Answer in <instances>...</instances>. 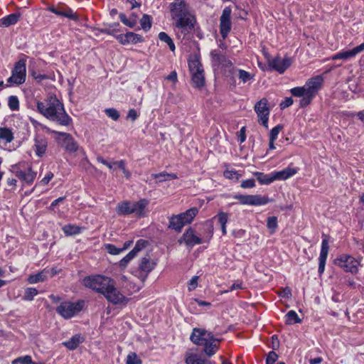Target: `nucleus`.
<instances>
[{"instance_id":"nucleus-1","label":"nucleus","mask_w":364,"mask_h":364,"mask_svg":"<svg viewBox=\"0 0 364 364\" xmlns=\"http://www.w3.org/2000/svg\"><path fill=\"white\" fill-rule=\"evenodd\" d=\"M37 110L46 118L61 126H69L72 118L66 113L63 104L55 96H48L43 102H37Z\"/></svg>"},{"instance_id":"nucleus-2","label":"nucleus","mask_w":364,"mask_h":364,"mask_svg":"<svg viewBox=\"0 0 364 364\" xmlns=\"http://www.w3.org/2000/svg\"><path fill=\"white\" fill-rule=\"evenodd\" d=\"M171 16L175 26L186 34L194 28V18L191 14L188 5L185 0H173L168 6Z\"/></svg>"},{"instance_id":"nucleus-3","label":"nucleus","mask_w":364,"mask_h":364,"mask_svg":"<svg viewBox=\"0 0 364 364\" xmlns=\"http://www.w3.org/2000/svg\"><path fill=\"white\" fill-rule=\"evenodd\" d=\"M190 339L198 346H203V352L208 357H211L217 352L219 346L215 342L221 341L220 339L215 338L212 332L199 328L193 329Z\"/></svg>"},{"instance_id":"nucleus-4","label":"nucleus","mask_w":364,"mask_h":364,"mask_svg":"<svg viewBox=\"0 0 364 364\" xmlns=\"http://www.w3.org/2000/svg\"><path fill=\"white\" fill-rule=\"evenodd\" d=\"M112 279L101 274L85 277L82 282L83 286L99 294H103Z\"/></svg>"},{"instance_id":"nucleus-5","label":"nucleus","mask_w":364,"mask_h":364,"mask_svg":"<svg viewBox=\"0 0 364 364\" xmlns=\"http://www.w3.org/2000/svg\"><path fill=\"white\" fill-rule=\"evenodd\" d=\"M323 82V78L321 75H316L309 79L304 85L306 88V98L301 99L300 106L305 107L308 106L313 98L315 97L318 91L321 89Z\"/></svg>"},{"instance_id":"nucleus-6","label":"nucleus","mask_w":364,"mask_h":364,"mask_svg":"<svg viewBox=\"0 0 364 364\" xmlns=\"http://www.w3.org/2000/svg\"><path fill=\"white\" fill-rule=\"evenodd\" d=\"M188 67L191 73V80L193 86L196 88H201L205 85V75L203 65L196 56L188 60Z\"/></svg>"},{"instance_id":"nucleus-7","label":"nucleus","mask_w":364,"mask_h":364,"mask_svg":"<svg viewBox=\"0 0 364 364\" xmlns=\"http://www.w3.org/2000/svg\"><path fill=\"white\" fill-rule=\"evenodd\" d=\"M102 295L109 302L114 305L125 306L129 300V298L126 297L119 289L116 288L115 282L113 279L107 286Z\"/></svg>"},{"instance_id":"nucleus-8","label":"nucleus","mask_w":364,"mask_h":364,"mask_svg":"<svg viewBox=\"0 0 364 364\" xmlns=\"http://www.w3.org/2000/svg\"><path fill=\"white\" fill-rule=\"evenodd\" d=\"M84 301L80 300L76 302L65 301L62 302L56 309V311L62 317L68 319L70 318L83 308Z\"/></svg>"},{"instance_id":"nucleus-9","label":"nucleus","mask_w":364,"mask_h":364,"mask_svg":"<svg viewBox=\"0 0 364 364\" xmlns=\"http://www.w3.org/2000/svg\"><path fill=\"white\" fill-rule=\"evenodd\" d=\"M26 60L20 59L15 63L14 68L12 70V74L8 78L7 82L11 85L12 84L21 85L26 80Z\"/></svg>"},{"instance_id":"nucleus-10","label":"nucleus","mask_w":364,"mask_h":364,"mask_svg":"<svg viewBox=\"0 0 364 364\" xmlns=\"http://www.w3.org/2000/svg\"><path fill=\"white\" fill-rule=\"evenodd\" d=\"M335 264L342 268L344 271L352 274H357L360 262L349 255H342L337 257Z\"/></svg>"},{"instance_id":"nucleus-11","label":"nucleus","mask_w":364,"mask_h":364,"mask_svg":"<svg viewBox=\"0 0 364 364\" xmlns=\"http://www.w3.org/2000/svg\"><path fill=\"white\" fill-rule=\"evenodd\" d=\"M56 135V141L67 151L74 153L78 149V144L70 134L52 131Z\"/></svg>"},{"instance_id":"nucleus-12","label":"nucleus","mask_w":364,"mask_h":364,"mask_svg":"<svg viewBox=\"0 0 364 364\" xmlns=\"http://www.w3.org/2000/svg\"><path fill=\"white\" fill-rule=\"evenodd\" d=\"M233 198L238 200L240 204L247 205H262L272 200L260 195H235Z\"/></svg>"},{"instance_id":"nucleus-13","label":"nucleus","mask_w":364,"mask_h":364,"mask_svg":"<svg viewBox=\"0 0 364 364\" xmlns=\"http://www.w3.org/2000/svg\"><path fill=\"white\" fill-rule=\"evenodd\" d=\"M255 111L259 118V122L266 128H268V120L269 109L268 107V101L266 98H262L255 105Z\"/></svg>"},{"instance_id":"nucleus-14","label":"nucleus","mask_w":364,"mask_h":364,"mask_svg":"<svg viewBox=\"0 0 364 364\" xmlns=\"http://www.w3.org/2000/svg\"><path fill=\"white\" fill-rule=\"evenodd\" d=\"M265 57L267 60L268 66L272 70L283 73L291 64V59L289 58H281L276 57L271 59L269 55L266 53Z\"/></svg>"},{"instance_id":"nucleus-15","label":"nucleus","mask_w":364,"mask_h":364,"mask_svg":"<svg viewBox=\"0 0 364 364\" xmlns=\"http://www.w3.org/2000/svg\"><path fill=\"white\" fill-rule=\"evenodd\" d=\"M11 171L18 179L24 181L27 184L32 183L36 176V173L32 171L31 166H27L24 169H21L19 166L14 165L12 166Z\"/></svg>"},{"instance_id":"nucleus-16","label":"nucleus","mask_w":364,"mask_h":364,"mask_svg":"<svg viewBox=\"0 0 364 364\" xmlns=\"http://www.w3.org/2000/svg\"><path fill=\"white\" fill-rule=\"evenodd\" d=\"M231 9L225 7L220 18V34L223 38H225L231 30Z\"/></svg>"},{"instance_id":"nucleus-17","label":"nucleus","mask_w":364,"mask_h":364,"mask_svg":"<svg viewBox=\"0 0 364 364\" xmlns=\"http://www.w3.org/2000/svg\"><path fill=\"white\" fill-rule=\"evenodd\" d=\"M364 50V43L353 48L352 50L341 51L331 57V60H348L350 58H354L359 53Z\"/></svg>"},{"instance_id":"nucleus-18","label":"nucleus","mask_w":364,"mask_h":364,"mask_svg":"<svg viewBox=\"0 0 364 364\" xmlns=\"http://www.w3.org/2000/svg\"><path fill=\"white\" fill-rule=\"evenodd\" d=\"M323 236L325 237V238L323 239V240H322L321 252H320V255L318 257L319 264H318V271L320 274H323V272H324L326 261V259L328 257V249H329L328 241L327 237H326V235H323Z\"/></svg>"},{"instance_id":"nucleus-19","label":"nucleus","mask_w":364,"mask_h":364,"mask_svg":"<svg viewBox=\"0 0 364 364\" xmlns=\"http://www.w3.org/2000/svg\"><path fill=\"white\" fill-rule=\"evenodd\" d=\"M48 141L43 135H36L34 139V147L36 154L41 157L46 151Z\"/></svg>"},{"instance_id":"nucleus-20","label":"nucleus","mask_w":364,"mask_h":364,"mask_svg":"<svg viewBox=\"0 0 364 364\" xmlns=\"http://www.w3.org/2000/svg\"><path fill=\"white\" fill-rule=\"evenodd\" d=\"M212 61L215 65H223L225 67L232 66V62L218 50H213L210 53Z\"/></svg>"},{"instance_id":"nucleus-21","label":"nucleus","mask_w":364,"mask_h":364,"mask_svg":"<svg viewBox=\"0 0 364 364\" xmlns=\"http://www.w3.org/2000/svg\"><path fill=\"white\" fill-rule=\"evenodd\" d=\"M185 244L189 247H193L195 245L203 243V240L195 235L192 228H188L182 237Z\"/></svg>"},{"instance_id":"nucleus-22","label":"nucleus","mask_w":364,"mask_h":364,"mask_svg":"<svg viewBox=\"0 0 364 364\" xmlns=\"http://www.w3.org/2000/svg\"><path fill=\"white\" fill-rule=\"evenodd\" d=\"M149 202L146 199H141L137 202H131V208L133 209V213L138 217H144L145 215V208Z\"/></svg>"},{"instance_id":"nucleus-23","label":"nucleus","mask_w":364,"mask_h":364,"mask_svg":"<svg viewBox=\"0 0 364 364\" xmlns=\"http://www.w3.org/2000/svg\"><path fill=\"white\" fill-rule=\"evenodd\" d=\"M297 173V169L291 167H287L282 171L274 172L273 176L274 181L287 180Z\"/></svg>"},{"instance_id":"nucleus-24","label":"nucleus","mask_w":364,"mask_h":364,"mask_svg":"<svg viewBox=\"0 0 364 364\" xmlns=\"http://www.w3.org/2000/svg\"><path fill=\"white\" fill-rule=\"evenodd\" d=\"M83 341L84 338L80 334H75L68 341L63 342V345L68 349L73 350L76 349Z\"/></svg>"},{"instance_id":"nucleus-25","label":"nucleus","mask_w":364,"mask_h":364,"mask_svg":"<svg viewBox=\"0 0 364 364\" xmlns=\"http://www.w3.org/2000/svg\"><path fill=\"white\" fill-rule=\"evenodd\" d=\"M116 212L119 215H127L133 213V209L131 208V201L124 200L117 204Z\"/></svg>"},{"instance_id":"nucleus-26","label":"nucleus","mask_w":364,"mask_h":364,"mask_svg":"<svg viewBox=\"0 0 364 364\" xmlns=\"http://www.w3.org/2000/svg\"><path fill=\"white\" fill-rule=\"evenodd\" d=\"M21 17L19 13L11 14L0 19V26L9 27V26L16 24Z\"/></svg>"},{"instance_id":"nucleus-27","label":"nucleus","mask_w":364,"mask_h":364,"mask_svg":"<svg viewBox=\"0 0 364 364\" xmlns=\"http://www.w3.org/2000/svg\"><path fill=\"white\" fill-rule=\"evenodd\" d=\"M184 225L185 224L179 214L176 215H172L169 219L168 228L172 230H174L177 232H181Z\"/></svg>"},{"instance_id":"nucleus-28","label":"nucleus","mask_w":364,"mask_h":364,"mask_svg":"<svg viewBox=\"0 0 364 364\" xmlns=\"http://www.w3.org/2000/svg\"><path fill=\"white\" fill-rule=\"evenodd\" d=\"M198 213V209L196 207L187 210L186 212L179 214L185 225L191 223L193 218Z\"/></svg>"},{"instance_id":"nucleus-29","label":"nucleus","mask_w":364,"mask_h":364,"mask_svg":"<svg viewBox=\"0 0 364 364\" xmlns=\"http://www.w3.org/2000/svg\"><path fill=\"white\" fill-rule=\"evenodd\" d=\"M48 272L47 269H44L37 274L30 275L27 281L29 284H36L38 282H44L48 279Z\"/></svg>"},{"instance_id":"nucleus-30","label":"nucleus","mask_w":364,"mask_h":364,"mask_svg":"<svg viewBox=\"0 0 364 364\" xmlns=\"http://www.w3.org/2000/svg\"><path fill=\"white\" fill-rule=\"evenodd\" d=\"M155 263L149 257H143L139 263V268L147 275L154 268Z\"/></svg>"},{"instance_id":"nucleus-31","label":"nucleus","mask_w":364,"mask_h":364,"mask_svg":"<svg viewBox=\"0 0 364 364\" xmlns=\"http://www.w3.org/2000/svg\"><path fill=\"white\" fill-rule=\"evenodd\" d=\"M255 176H256L257 181L261 184H269L274 181L273 173L270 175L264 174L262 172H255Z\"/></svg>"},{"instance_id":"nucleus-32","label":"nucleus","mask_w":364,"mask_h":364,"mask_svg":"<svg viewBox=\"0 0 364 364\" xmlns=\"http://www.w3.org/2000/svg\"><path fill=\"white\" fill-rule=\"evenodd\" d=\"M50 12L60 16H64L66 18H68L69 19L72 20H77V16L75 14L73 13L71 10H69L68 11H59L57 9H55L53 6H50L48 9Z\"/></svg>"},{"instance_id":"nucleus-33","label":"nucleus","mask_w":364,"mask_h":364,"mask_svg":"<svg viewBox=\"0 0 364 364\" xmlns=\"http://www.w3.org/2000/svg\"><path fill=\"white\" fill-rule=\"evenodd\" d=\"M151 177L156 179H158L159 182H163L170 180H173L177 178V176L175 173H168L165 171L161 172L159 173H153L151 174Z\"/></svg>"},{"instance_id":"nucleus-34","label":"nucleus","mask_w":364,"mask_h":364,"mask_svg":"<svg viewBox=\"0 0 364 364\" xmlns=\"http://www.w3.org/2000/svg\"><path fill=\"white\" fill-rule=\"evenodd\" d=\"M62 230L66 235H75L81 232V228L79 226L72 224L64 225Z\"/></svg>"},{"instance_id":"nucleus-35","label":"nucleus","mask_w":364,"mask_h":364,"mask_svg":"<svg viewBox=\"0 0 364 364\" xmlns=\"http://www.w3.org/2000/svg\"><path fill=\"white\" fill-rule=\"evenodd\" d=\"M0 139L4 140L6 143L11 142L14 139V135L11 130L6 127H1Z\"/></svg>"},{"instance_id":"nucleus-36","label":"nucleus","mask_w":364,"mask_h":364,"mask_svg":"<svg viewBox=\"0 0 364 364\" xmlns=\"http://www.w3.org/2000/svg\"><path fill=\"white\" fill-rule=\"evenodd\" d=\"M159 38L161 41L166 43L171 51L176 49L175 44L171 38L165 32L162 31L159 33Z\"/></svg>"},{"instance_id":"nucleus-37","label":"nucleus","mask_w":364,"mask_h":364,"mask_svg":"<svg viewBox=\"0 0 364 364\" xmlns=\"http://www.w3.org/2000/svg\"><path fill=\"white\" fill-rule=\"evenodd\" d=\"M237 77L242 83H246L250 80H252L255 77V75L242 69L237 70Z\"/></svg>"},{"instance_id":"nucleus-38","label":"nucleus","mask_w":364,"mask_h":364,"mask_svg":"<svg viewBox=\"0 0 364 364\" xmlns=\"http://www.w3.org/2000/svg\"><path fill=\"white\" fill-rule=\"evenodd\" d=\"M286 318H287L286 323L288 325H291L294 323H299L301 322V320L299 318L297 314L293 310L289 311L286 314Z\"/></svg>"},{"instance_id":"nucleus-39","label":"nucleus","mask_w":364,"mask_h":364,"mask_svg":"<svg viewBox=\"0 0 364 364\" xmlns=\"http://www.w3.org/2000/svg\"><path fill=\"white\" fill-rule=\"evenodd\" d=\"M186 364H207V361L196 354H190L186 358Z\"/></svg>"},{"instance_id":"nucleus-40","label":"nucleus","mask_w":364,"mask_h":364,"mask_svg":"<svg viewBox=\"0 0 364 364\" xmlns=\"http://www.w3.org/2000/svg\"><path fill=\"white\" fill-rule=\"evenodd\" d=\"M127 44L133 43L136 44L144 41L143 37L134 32H127Z\"/></svg>"},{"instance_id":"nucleus-41","label":"nucleus","mask_w":364,"mask_h":364,"mask_svg":"<svg viewBox=\"0 0 364 364\" xmlns=\"http://www.w3.org/2000/svg\"><path fill=\"white\" fill-rule=\"evenodd\" d=\"M140 24L143 30L149 31L151 27V17L147 14H144L140 20Z\"/></svg>"},{"instance_id":"nucleus-42","label":"nucleus","mask_w":364,"mask_h":364,"mask_svg":"<svg viewBox=\"0 0 364 364\" xmlns=\"http://www.w3.org/2000/svg\"><path fill=\"white\" fill-rule=\"evenodd\" d=\"M126 364H142V360L136 353L130 352L127 356Z\"/></svg>"},{"instance_id":"nucleus-43","label":"nucleus","mask_w":364,"mask_h":364,"mask_svg":"<svg viewBox=\"0 0 364 364\" xmlns=\"http://www.w3.org/2000/svg\"><path fill=\"white\" fill-rule=\"evenodd\" d=\"M8 105L11 110L16 111L19 109V100L16 96L11 95L9 97Z\"/></svg>"},{"instance_id":"nucleus-44","label":"nucleus","mask_w":364,"mask_h":364,"mask_svg":"<svg viewBox=\"0 0 364 364\" xmlns=\"http://www.w3.org/2000/svg\"><path fill=\"white\" fill-rule=\"evenodd\" d=\"M38 290L36 288L28 287L26 289L23 295V299L26 301H32L35 296L38 294Z\"/></svg>"},{"instance_id":"nucleus-45","label":"nucleus","mask_w":364,"mask_h":364,"mask_svg":"<svg viewBox=\"0 0 364 364\" xmlns=\"http://www.w3.org/2000/svg\"><path fill=\"white\" fill-rule=\"evenodd\" d=\"M291 95L294 97H302L301 99L306 98V88L305 87H296L290 90Z\"/></svg>"},{"instance_id":"nucleus-46","label":"nucleus","mask_w":364,"mask_h":364,"mask_svg":"<svg viewBox=\"0 0 364 364\" xmlns=\"http://www.w3.org/2000/svg\"><path fill=\"white\" fill-rule=\"evenodd\" d=\"M267 226L271 230V233L274 232L278 227L277 218L275 216L269 217L267 218Z\"/></svg>"},{"instance_id":"nucleus-47","label":"nucleus","mask_w":364,"mask_h":364,"mask_svg":"<svg viewBox=\"0 0 364 364\" xmlns=\"http://www.w3.org/2000/svg\"><path fill=\"white\" fill-rule=\"evenodd\" d=\"M146 244H147V242L146 240H139L136 242L134 247L130 252H134V255L136 257L137 253L146 247Z\"/></svg>"},{"instance_id":"nucleus-48","label":"nucleus","mask_w":364,"mask_h":364,"mask_svg":"<svg viewBox=\"0 0 364 364\" xmlns=\"http://www.w3.org/2000/svg\"><path fill=\"white\" fill-rule=\"evenodd\" d=\"M134 252H129L124 257H123L119 262V265L122 268H125L129 262L134 258Z\"/></svg>"},{"instance_id":"nucleus-49","label":"nucleus","mask_w":364,"mask_h":364,"mask_svg":"<svg viewBox=\"0 0 364 364\" xmlns=\"http://www.w3.org/2000/svg\"><path fill=\"white\" fill-rule=\"evenodd\" d=\"M20 363L21 364H38L33 361L31 356L25 355L23 357H19L15 359L13 361V363Z\"/></svg>"},{"instance_id":"nucleus-50","label":"nucleus","mask_w":364,"mask_h":364,"mask_svg":"<svg viewBox=\"0 0 364 364\" xmlns=\"http://www.w3.org/2000/svg\"><path fill=\"white\" fill-rule=\"evenodd\" d=\"M106 114L112 119L117 121L119 118V112L114 108H107L105 110Z\"/></svg>"},{"instance_id":"nucleus-51","label":"nucleus","mask_w":364,"mask_h":364,"mask_svg":"<svg viewBox=\"0 0 364 364\" xmlns=\"http://www.w3.org/2000/svg\"><path fill=\"white\" fill-rule=\"evenodd\" d=\"M105 249L110 255H117L122 252V248H118L112 244H106Z\"/></svg>"},{"instance_id":"nucleus-52","label":"nucleus","mask_w":364,"mask_h":364,"mask_svg":"<svg viewBox=\"0 0 364 364\" xmlns=\"http://www.w3.org/2000/svg\"><path fill=\"white\" fill-rule=\"evenodd\" d=\"M114 164L117 165V166L122 171L127 178H129L131 177V173L126 168L124 160L115 161Z\"/></svg>"},{"instance_id":"nucleus-53","label":"nucleus","mask_w":364,"mask_h":364,"mask_svg":"<svg viewBox=\"0 0 364 364\" xmlns=\"http://www.w3.org/2000/svg\"><path fill=\"white\" fill-rule=\"evenodd\" d=\"M283 129V126L282 124H278L275 127H274L269 133V139L271 141H275L278 136L279 132Z\"/></svg>"},{"instance_id":"nucleus-54","label":"nucleus","mask_w":364,"mask_h":364,"mask_svg":"<svg viewBox=\"0 0 364 364\" xmlns=\"http://www.w3.org/2000/svg\"><path fill=\"white\" fill-rule=\"evenodd\" d=\"M119 18H120V21L124 25H126L130 28H133L136 24L135 20L131 21V20L128 19L127 17L126 16V15L123 13L119 14Z\"/></svg>"},{"instance_id":"nucleus-55","label":"nucleus","mask_w":364,"mask_h":364,"mask_svg":"<svg viewBox=\"0 0 364 364\" xmlns=\"http://www.w3.org/2000/svg\"><path fill=\"white\" fill-rule=\"evenodd\" d=\"M278 358V355L274 351H270L266 358V364H274Z\"/></svg>"},{"instance_id":"nucleus-56","label":"nucleus","mask_w":364,"mask_h":364,"mask_svg":"<svg viewBox=\"0 0 364 364\" xmlns=\"http://www.w3.org/2000/svg\"><path fill=\"white\" fill-rule=\"evenodd\" d=\"M224 176L229 179H234L238 180L240 178V174L237 173L235 171H229L226 170L224 171Z\"/></svg>"},{"instance_id":"nucleus-57","label":"nucleus","mask_w":364,"mask_h":364,"mask_svg":"<svg viewBox=\"0 0 364 364\" xmlns=\"http://www.w3.org/2000/svg\"><path fill=\"white\" fill-rule=\"evenodd\" d=\"M204 228L208 232V237L210 239L213 234V224L211 221L208 220L203 224Z\"/></svg>"},{"instance_id":"nucleus-58","label":"nucleus","mask_w":364,"mask_h":364,"mask_svg":"<svg viewBox=\"0 0 364 364\" xmlns=\"http://www.w3.org/2000/svg\"><path fill=\"white\" fill-rule=\"evenodd\" d=\"M240 186L243 188H251L255 186V179H247L242 181L241 183Z\"/></svg>"},{"instance_id":"nucleus-59","label":"nucleus","mask_w":364,"mask_h":364,"mask_svg":"<svg viewBox=\"0 0 364 364\" xmlns=\"http://www.w3.org/2000/svg\"><path fill=\"white\" fill-rule=\"evenodd\" d=\"M198 276H193L191 280L189 281L188 282V291H193L194 290L197 286H198Z\"/></svg>"},{"instance_id":"nucleus-60","label":"nucleus","mask_w":364,"mask_h":364,"mask_svg":"<svg viewBox=\"0 0 364 364\" xmlns=\"http://www.w3.org/2000/svg\"><path fill=\"white\" fill-rule=\"evenodd\" d=\"M218 223L220 224V225H226L228 220V215L227 213L221 212L218 215Z\"/></svg>"},{"instance_id":"nucleus-61","label":"nucleus","mask_w":364,"mask_h":364,"mask_svg":"<svg viewBox=\"0 0 364 364\" xmlns=\"http://www.w3.org/2000/svg\"><path fill=\"white\" fill-rule=\"evenodd\" d=\"M54 175L52 172L49 171L46 176L41 179V181L39 182V185L41 186H46L50 181L53 178Z\"/></svg>"},{"instance_id":"nucleus-62","label":"nucleus","mask_w":364,"mask_h":364,"mask_svg":"<svg viewBox=\"0 0 364 364\" xmlns=\"http://www.w3.org/2000/svg\"><path fill=\"white\" fill-rule=\"evenodd\" d=\"M139 117V114L134 109H131L127 113V118L131 119L132 122L135 121Z\"/></svg>"},{"instance_id":"nucleus-63","label":"nucleus","mask_w":364,"mask_h":364,"mask_svg":"<svg viewBox=\"0 0 364 364\" xmlns=\"http://www.w3.org/2000/svg\"><path fill=\"white\" fill-rule=\"evenodd\" d=\"M279 296L285 298H289L291 296V289L287 287L282 289L281 292L279 293Z\"/></svg>"},{"instance_id":"nucleus-64","label":"nucleus","mask_w":364,"mask_h":364,"mask_svg":"<svg viewBox=\"0 0 364 364\" xmlns=\"http://www.w3.org/2000/svg\"><path fill=\"white\" fill-rule=\"evenodd\" d=\"M293 104V100L291 97H287L284 101L280 103L281 109H285Z\"/></svg>"}]
</instances>
